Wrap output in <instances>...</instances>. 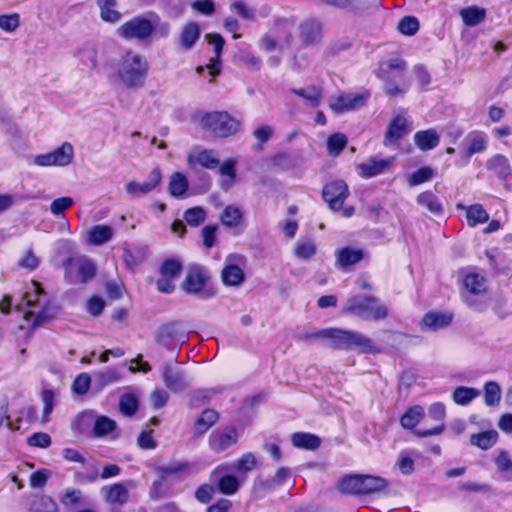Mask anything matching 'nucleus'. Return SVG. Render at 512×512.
Returning <instances> with one entry per match:
<instances>
[{
  "label": "nucleus",
  "mask_w": 512,
  "mask_h": 512,
  "mask_svg": "<svg viewBox=\"0 0 512 512\" xmlns=\"http://www.w3.org/2000/svg\"><path fill=\"white\" fill-rule=\"evenodd\" d=\"M292 23L288 20H279L275 26L260 40V48L271 52L283 49L290 44L292 39Z\"/></svg>",
  "instance_id": "nucleus-9"
},
{
  "label": "nucleus",
  "mask_w": 512,
  "mask_h": 512,
  "mask_svg": "<svg viewBox=\"0 0 512 512\" xmlns=\"http://www.w3.org/2000/svg\"><path fill=\"white\" fill-rule=\"evenodd\" d=\"M344 312L365 320L386 318L388 311L385 305L371 295H354L347 299Z\"/></svg>",
  "instance_id": "nucleus-4"
},
{
  "label": "nucleus",
  "mask_w": 512,
  "mask_h": 512,
  "mask_svg": "<svg viewBox=\"0 0 512 512\" xmlns=\"http://www.w3.org/2000/svg\"><path fill=\"white\" fill-rule=\"evenodd\" d=\"M460 16L466 26L473 27L481 23L486 16L484 8L470 6L460 10Z\"/></svg>",
  "instance_id": "nucleus-42"
},
{
  "label": "nucleus",
  "mask_w": 512,
  "mask_h": 512,
  "mask_svg": "<svg viewBox=\"0 0 512 512\" xmlns=\"http://www.w3.org/2000/svg\"><path fill=\"white\" fill-rule=\"evenodd\" d=\"M393 158L390 159H379L369 158L365 162L360 163L357 166L359 175L363 178H372L385 172V170L392 164Z\"/></svg>",
  "instance_id": "nucleus-21"
},
{
  "label": "nucleus",
  "mask_w": 512,
  "mask_h": 512,
  "mask_svg": "<svg viewBox=\"0 0 512 512\" xmlns=\"http://www.w3.org/2000/svg\"><path fill=\"white\" fill-rule=\"evenodd\" d=\"M406 69V62L394 57L380 63L377 71V77L385 82L384 90L390 96L402 95L407 91L406 86H399L395 79H401L402 73Z\"/></svg>",
  "instance_id": "nucleus-7"
},
{
  "label": "nucleus",
  "mask_w": 512,
  "mask_h": 512,
  "mask_svg": "<svg viewBox=\"0 0 512 512\" xmlns=\"http://www.w3.org/2000/svg\"><path fill=\"white\" fill-rule=\"evenodd\" d=\"M290 92L298 97H301L305 104L316 108L322 101V90L315 85H309L302 88H291Z\"/></svg>",
  "instance_id": "nucleus-28"
},
{
  "label": "nucleus",
  "mask_w": 512,
  "mask_h": 512,
  "mask_svg": "<svg viewBox=\"0 0 512 512\" xmlns=\"http://www.w3.org/2000/svg\"><path fill=\"white\" fill-rule=\"evenodd\" d=\"M458 210L466 211V221L470 227H475L479 224H484L489 220V214L481 204H473L466 206L462 203L456 205Z\"/></svg>",
  "instance_id": "nucleus-24"
},
{
  "label": "nucleus",
  "mask_w": 512,
  "mask_h": 512,
  "mask_svg": "<svg viewBox=\"0 0 512 512\" xmlns=\"http://www.w3.org/2000/svg\"><path fill=\"white\" fill-rule=\"evenodd\" d=\"M120 411L126 416H132L138 410V399L134 394H124L119 402Z\"/></svg>",
  "instance_id": "nucleus-59"
},
{
  "label": "nucleus",
  "mask_w": 512,
  "mask_h": 512,
  "mask_svg": "<svg viewBox=\"0 0 512 512\" xmlns=\"http://www.w3.org/2000/svg\"><path fill=\"white\" fill-rule=\"evenodd\" d=\"M321 36V24L318 20L309 19L300 25V37L306 44L316 42Z\"/></svg>",
  "instance_id": "nucleus-34"
},
{
  "label": "nucleus",
  "mask_w": 512,
  "mask_h": 512,
  "mask_svg": "<svg viewBox=\"0 0 512 512\" xmlns=\"http://www.w3.org/2000/svg\"><path fill=\"white\" fill-rule=\"evenodd\" d=\"M210 280L209 271L200 265H191L182 282V289L187 294L198 295L202 299H209L215 296L216 291L207 287Z\"/></svg>",
  "instance_id": "nucleus-8"
},
{
  "label": "nucleus",
  "mask_w": 512,
  "mask_h": 512,
  "mask_svg": "<svg viewBox=\"0 0 512 512\" xmlns=\"http://www.w3.org/2000/svg\"><path fill=\"white\" fill-rule=\"evenodd\" d=\"M201 126L211 131L215 137L227 138L239 133L242 129V122L234 118L228 112H210L202 116Z\"/></svg>",
  "instance_id": "nucleus-5"
},
{
  "label": "nucleus",
  "mask_w": 512,
  "mask_h": 512,
  "mask_svg": "<svg viewBox=\"0 0 512 512\" xmlns=\"http://www.w3.org/2000/svg\"><path fill=\"white\" fill-rule=\"evenodd\" d=\"M245 257L240 254H230L226 257L221 272V279L226 286H240L245 280Z\"/></svg>",
  "instance_id": "nucleus-12"
},
{
  "label": "nucleus",
  "mask_w": 512,
  "mask_h": 512,
  "mask_svg": "<svg viewBox=\"0 0 512 512\" xmlns=\"http://www.w3.org/2000/svg\"><path fill=\"white\" fill-rule=\"evenodd\" d=\"M232 471L230 464H220L211 473V480L216 482L217 488L222 494L234 495L240 488V480L229 472Z\"/></svg>",
  "instance_id": "nucleus-14"
},
{
  "label": "nucleus",
  "mask_w": 512,
  "mask_h": 512,
  "mask_svg": "<svg viewBox=\"0 0 512 512\" xmlns=\"http://www.w3.org/2000/svg\"><path fill=\"white\" fill-rule=\"evenodd\" d=\"M163 380L167 388L173 392H180L184 390L188 385L184 374L181 372L172 371L169 366L165 367L164 369Z\"/></svg>",
  "instance_id": "nucleus-35"
},
{
  "label": "nucleus",
  "mask_w": 512,
  "mask_h": 512,
  "mask_svg": "<svg viewBox=\"0 0 512 512\" xmlns=\"http://www.w3.org/2000/svg\"><path fill=\"white\" fill-rule=\"evenodd\" d=\"M349 195L348 185L343 180H335L326 184L322 197L333 211H339Z\"/></svg>",
  "instance_id": "nucleus-15"
},
{
  "label": "nucleus",
  "mask_w": 512,
  "mask_h": 512,
  "mask_svg": "<svg viewBox=\"0 0 512 512\" xmlns=\"http://www.w3.org/2000/svg\"><path fill=\"white\" fill-rule=\"evenodd\" d=\"M338 488L343 493L362 494V475L344 476L339 481Z\"/></svg>",
  "instance_id": "nucleus-47"
},
{
  "label": "nucleus",
  "mask_w": 512,
  "mask_h": 512,
  "mask_svg": "<svg viewBox=\"0 0 512 512\" xmlns=\"http://www.w3.org/2000/svg\"><path fill=\"white\" fill-rule=\"evenodd\" d=\"M117 425L114 420L111 418L101 415L95 416L93 433L96 437H104L110 433H112L116 429Z\"/></svg>",
  "instance_id": "nucleus-50"
},
{
  "label": "nucleus",
  "mask_w": 512,
  "mask_h": 512,
  "mask_svg": "<svg viewBox=\"0 0 512 512\" xmlns=\"http://www.w3.org/2000/svg\"><path fill=\"white\" fill-rule=\"evenodd\" d=\"M434 174H435V172L431 167H429V166L421 167L410 175V177L408 179V184L410 186L420 185L422 183H425V182L431 180L433 178Z\"/></svg>",
  "instance_id": "nucleus-58"
},
{
  "label": "nucleus",
  "mask_w": 512,
  "mask_h": 512,
  "mask_svg": "<svg viewBox=\"0 0 512 512\" xmlns=\"http://www.w3.org/2000/svg\"><path fill=\"white\" fill-rule=\"evenodd\" d=\"M480 395V391L476 388L465 386L457 387L453 392V400L458 405H468L473 399Z\"/></svg>",
  "instance_id": "nucleus-55"
},
{
  "label": "nucleus",
  "mask_w": 512,
  "mask_h": 512,
  "mask_svg": "<svg viewBox=\"0 0 512 512\" xmlns=\"http://www.w3.org/2000/svg\"><path fill=\"white\" fill-rule=\"evenodd\" d=\"M407 132V120L402 116H396L390 122L385 134L384 144L386 146L396 142Z\"/></svg>",
  "instance_id": "nucleus-32"
},
{
  "label": "nucleus",
  "mask_w": 512,
  "mask_h": 512,
  "mask_svg": "<svg viewBox=\"0 0 512 512\" xmlns=\"http://www.w3.org/2000/svg\"><path fill=\"white\" fill-rule=\"evenodd\" d=\"M161 172L158 168L153 169L147 180L143 183L130 181L126 184L125 189L131 198H140L153 191L161 182Z\"/></svg>",
  "instance_id": "nucleus-17"
},
{
  "label": "nucleus",
  "mask_w": 512,
  "mask_h": 512,
  "mask_svg": "<svg viewBox=\"0 0 512 512\" xmlns=\"http://www.w3.org/2000/svg\"><path fill=\"white\" fill-rule=\"evenodd\" d=\"M231 9L241 18L245 20H254L255 19V10L248 6L242 0L233 1L231 4Z\"/></svg>",
  "instance_id": "nucleus-64"
},
{
  "label": "nucleus",
  "mask_w": 512,
  "mask_h": 512,
  "mask_svg": "<svg viewBox=\"0 0 512 512\" xmlns=\"http://www.w3.org/2000/svg\"><path fill=\"white\" fill-rule=\"evenodd\" d=\"M188 341V334L181 322L162 325L156 333V342L167 350H174Z\"/></svg>",
  "instance_id": "nucleus-10"
},
{
  "label": "nucleus",
  "mask_w": 512,
  "mask_h": 512,
  "mask_svg": "<svg viewBox=\"0 0 512 512\" xmlns=\"http://www.w3.org/2000/svg\"><path fill=\"white\" fill-rule=\"evenodd\" d=\"M311 338H321L334 349L357 348L363 353L378 352L370 338L356 331L326 328L305 335V339Z\"/></svg>",
  "instance_id": "nucleus-3"
},
{
  "label": "nucleus",
  "mask_w": 512,
  "mask_h": 512,
  "mask_svg": "<svg viewBox=\"0 0 512 512\" xmlns=\"http://www.w3.org/2000/svg\"><path fill=\"white\" fill-rule=\"evenodd\" d=\"M158 23L159 17L156 14H150L149 17L137 16L118 27L117 35L128 41H145L153 34Z\"/></svg>",
  "instance_id": "nucleus-6"
},
{
  "label": "nucleus",
  "mask_w": 512,
  "mask_h": 512,
  "mask_svg": "<svg viewBox=\"0 0 512 512\" xmlns=\"http://www.w3.org/2000/svg\"><path fill=\"white\" fill-rule=\"evenodd\" d=\"M95 412L87 410L80 413L72 423V429L75 433L85 434L89 431L90 427L94 426Z\"/></svg>",
  "instance_id": "nucleus-48"
},
{
  "label": "nucleus",
  "mask_w": 512,
  "mask_h": 512,
  "mask_svg": "<svg viewBox=\"0 0 512 512\" xmlns=\"http://www.w3.org/2000/svg\"><path fill=\"white\" fill-rule=\"evenodd\" d=\"M206 38L208 39L209 43L214 46L215 51V58L212 59L211 63L207 66V68L209 69V73L213 78L220 73V56L225 42L223 37L219 34H207Z\"/></svg>",
  "instance_id": "nucleus-33"
},
{
  "label": "nucleus",
  "mask_w": 512,
  "mask_h": 512,
  "mask_svg": "<svg viewBox=\"0 0 512 512\" xmlns=\"http://www.w3.org/2000/svg\"><path fill=\"white\" fill-rule=\"evenodd\" d=\"M105 501L111 505L123 506L129 500V490L126 484L118 482L105 486L101 490Z\"/></svg>",
  "instance_id": "nucleus-22"
},
{
  "label": "nucleus",
  "mask_w": 512,
  "mask_h": 512,
  "mask_svg": "<svg viewBox=\"0 0 512 512\" xmlns=\"http://www.w3.org/2000/svg\"><path fill=\"white\" fill-rule=\"evenodd\" d=\"M292 444L300 449L315 450L320 446V438L306 432H296L291 436Z\"/></svg>",
  "instance_id": "nucleus-40"
},
{
  "label": "nucleus",
  "mask_w": 512,
  "mask_h": 512,
  "mask_svg": "<svg viewBox=\"0 0 512 512\" xmlns=\"http://www.w3.org/2000/svg\"><path fill=\"white\" fill-rule=\"evenodd\" d=\"M414 142L421 151H429L438 146L440 136L435 129L430 128L416 132Z\"/></svg>",
  "instance_id": "nucleus-30"
},
{
  "label": "nucleus",
  "mask_w": 512,
  "mask_h": 512,
  "mask_svg": "<svg viewBox=\"0 0 512 512\" xmlns=\"http://www.w3.org/2000/svg\"><path fill=\"white\" fill-rule=\"evenodd\" d=\"M182 270V263L177 259H167L160 268V274L171 278H178Z\"/></svg>",
  "instance_id": "nucleus-62"
},
{
  "label": "nucleus",
  "mask_w": 512,
  "mask_h": 512,
  "mask_svg": "<svg viewBox=\"0 0 512 512\" xmlns=\"http://www.w3.org/2000/svg\"><path fill=\"white\" fill-rule=\"evenodd\" d=\"M219 418L218 413L213 409H206L202 412L195 424L196 433L204 434L213 426Z\"/></svg>",
  "instance_id": "nucleus-53"
},
{
  "label": "nucleus",
  "mask_w": 512,
  "mask_h": 512,
  "mask_svg": "<svg viewBox=\"0 0 512 512\" xmlns=\"http://www.w3.org/2000/svg\"><path fill=\"white\" fill-rule=\"evenodd\" d=\"M16 308L19 311L26 309L23 318L31 328L43 324L58 312L56 303L50 299L41 284L36 281L30 282L26 286L22 303L18 304Z\"/></svg>",
  "instance_id": "nucleus-1"
},
{
  "label": "nucleus",
  "mask_w": 512,
  "mask_h": 512,
  "mask_svg": "<svg viewBox=\"0 0 512 512\" xmlns=\"http://www.w3.org/2000/svg\"><path fill=\"white\" fill-rule=\"evenodd\" d=\"M485 403L488 406L497 405L501 399V389L498 383L489 381L485 384Z\"/></svg>",
  "instance_id": "nucleus-60"
},
{
  "label": "nucleus",
  "mask_w": 512,
  "mask_h": 512,
  "mask_svg": "<svg viewBox=\"0 0 512 512\" xmlns=\"http://www.w3.org/2000/svg\"><path fill=\"white\" fill-rule=\"evenodd\" d=\"M464 288L471 294H481L486 290L485 277L476 272L467 273L463 279Z\"/></svg>",
  "instance_id": "nucleus-44"
},
{
  "label": "nucleus",
  "mask_w": 512,
  "mask_h": 512,
  "mask_svg": "<svg viewBox=\"0 0 512 512\" xmlns=\"http://www.w3.org/2000/svg\"><path fill=\"white\" fill-rule=\"evenodd\" d=\"M498 434L496 431H485L478 434H473L470 438L472 445L477 446L483 450L491 448L497 441Z\"/></svg>",
  "instance_id": "nucleus-52"
},
{
  "label": "nucleus",
  "mask_w": 512,
  "mask_h": 512,
  "mask_svg": "<svg viewBox=\"0 0 512 512\" xmlns=\"http://www.w3.org/2000/svg\"><path fill=\"white\" fill-rule=\"evenodd\" d=\"M236 165L237 161L229 158L217 167L221 175L220 186L224 191H228L235 183Z\"/></svg>",
  "instance_id": "nucleus-31"
},
{
  "label": "nucleus",
  "mask_w": 512,
  "mask_h": 512,
  "mask_svg": "<svg viewBox=\"0 0 512 512\" xmlns=\"http://www.w3.org/2000/svg\"><path fill=\"white\" fill-rule=\"evenodd\" d=\"M200 37L199 25L189 22L183 26L180 33V44L185 50H190Z\"/></svg>",
  "instance_id": "nucleus-37"
},
{
  "label": "nucleus",
  "mask_w": 512,
  "mask_h": 512,
  "mask_svg": "<svg viewBox=\"0 0 512 512\" xmlns=\"http://www.w3.org/2000/svg\"><path fill=\"white\" fill-rule=\"evenodd\" d=\"M363 257L364 253L361 249L345 247L338 252L337 263L339 266L345 268L360 262Z\"/></svg>",
  "instance_id": "nucleus-43"
},
{
  "label": "nucleus",
  "mask_w": 512,
  "mask_h": 512,
  "mask_svg": "<svg viewBox=\"0 0 512 512\" xmlns=\"http://www.w3.org/2000/svg\"><path fill=\"white\" fill-rule=\"evenodd\" d=\"M74 159V148L69 142H64L61 146L45 154H39L34 157L33 163L40 167H66Z\"/></svg>",
  "instance_id": "nucleus-11"
},
{
  "label": "nucleus",
  "mask_w": 512,
  "mask_h": 512,
  "mask_svg": "<svg viewBox=\"0 0 512 512\" xmlns=\"http://www.w3.org/2000/svg\"><path fill=\"white\" fill-rule=\"evenodd\" d=\"M424 416V408L422 406L415 405L407 409V411L402 415L400 423L405 429H413L418 425V423H420Z\"/></svg>",
  "instance_id": "nucleus-45"
},
{
  "label": "nucleus",
  "mask_w": 512,
  "mask_h": 512,
  "mask_svg": "<svg viewBox=\"0 0 512 512\" xmlns=\"http://www.w3.org/2000/svg\"><path fill=\"white\" fill-rule=\"evenodd\" d=\"M123 373L117 367H106L94 374V387L97 390H102L108 385L122 381Z\"/></svg>",
  "instance_id": "nucleus-23"
},
{
  "label": "nucleus",
  "mask_w": 512,
  "mask_h": 512,
  "mask_svg": "<svg viewBox=\"0 0 512 512\" xmlns=\"http://www.w3.org/2000/svg\"><path fill=\"white\" fill-rule=\"evenodd\" d=\"M387 481L384 478L362 475V494H371L379 492L386 488Z\"/></svg>",
  "instance_id": "nucleus-54"
},
{
  "label": "nucleus",
  "mask_w": 512,
  "mask_h": 512,
  "mask_svg": "<svg viewBox=\"0 0 512 512\" xmlns=\"http://www.w3.org/2000/svg\"><path fill=\"white\" fill-rule=\"evenodd\" d=\"M29 512H58V505L47 495H34L29 505Z\"/></svg>",
  "instance_id": "nucleus-39"
},
{
  "label": "nucleus",
  "mask_w": 512,
  "mask_h": 512,
  "mask_svg": "<svg viewBox=\"0 0 512 512\" xmlns=\"http://www.w3.org/2000/svg\"><path fill=\"white\" fill-rule=\"evenodd\" d=\"M317 251V247L313 240L300 238L294 248V255L300 260H308L312 258Z\"/></svg>",
  "instance_id": "nucleus-51"
},
{
  "label": "nucleus",
  "mask_w": 512,
  "mask_h": 512,
  "mask_svg": "<svg viewBox=\"0 0 512 512\" xmlns=\"http://www.w3.org/2000/svg\"><path fill=\"white\" fill-rule=\"evenodd\" d=\"M238 441V431L234 427L218 429L211 433L209 446L216 453L223 452L235 445Z\"/></svg>",
  "instance_id": "nucleus-16"
},
{
  "label": "nucleus",
  "mask_w": 512,
  "mask_h": 512,
  "mask_svg": "<svg viewBox=\"0 0 512 512\" xmlns=\"http://www.w3.org/2000/svg\"><path fill=\"white\" fill-rule=\"evenodd\" d=\"M486 168L506 187L512 179V167L509 159L503 154H495L486 162Z\"/></svg>",
  "instance_id": "nucleus-18"
},
{
  "label": "nucleus",
  "mask_w": 512,
  "mask_h": 512,
  "mask_svg": "<svg viewBox=\"0 0 512 512\" xmlns=\"http://www.w3.org/2000/svg\"><path fill=\"white\" fill-rule=\"evenodd\" d=\"M185 221L191 226H198L206 219V211L202 207H193L184 213Z\"/></svg>",
  "instance_id": "nucleus-63"
},
{
  "label": "nucleus",
  "mask_w": 512,
  "mask_h": 512,
  "mask_svg": "<svg viewBox=\"0 0 512 512\" xmlns=\"http://www.w3.org/2000/svg\"><path fill=\"white\" fill-rule=\"evenodd\" d=\"M452 319L451 313L429 312L423 317L422 324L431 330H438L450 325Z\"/></svg>",
  "instance_id": "nucleus-36"
},
{
  "label": "nucleus",
  "mask_w": 512,
  "mask_h": 512,
  "mask_svg": "<svg viewBox=\"0 0 512 512\" xmlns=\"http://www.w3.org/2000/svg\"><path fill=\"white\" fill-rule=\"evenodd\" d=\"M256 457L253 453L248 452L243 454L238 460L230 464L232 470L240 473H246L252 471L256 466Z\"/></svg>",
  "instance_id": "nucleus-56"
},
{
  "label": "nucleus",
  "mask_w": 512,
  "mask_h": 512,
  "mask_svg": "<svg viewBox=\"0 0 512 512\" xmlns=\"http://www.w3.org/2000/svg\"><path fill=\"white\" fill-rule=\"evenodd\" d=\"M114 236V229L108 225H94L87 233V243L94 246H101L109 242Z\"/></svg>",
  "instance_id": "nucleus-26"
},
{
  "label": "nucleus",
  "mask_w": 512,
  "mask_h": 512,
  "mask_svg": "<svg viewBox=\"0 0 512 512\" xmlns=\"http://www.w3.org/2000/svg\"><path fill=\"white\" fill-rule=\"evenodd\" d=\"M77 275L81 283H86L91 280L96 274V267L94 263L87 258H80L75 261Z\"/></svg>",
  "instance_id": "nucleus-49"
},
{
  "label": "nucleus",
  "mask_w": 512,
  "mask_h": 512,
  "mask_svg": "<svg viewBox=\"0 0 512 512\" xmlns=\"http://www.w3.org/2000/svg\"><path fill=\"white\" fill-rule=\"evenodd\" d=\"M188 186V180L183 173L175 172L170 177L169 192L173 197H183L188 190Z\"/></svg>",
  "instance_id": "nucleus-46"
},
{
  "label": "nucleus",
  "mask_w": 512,
  "mask_h": 512,
  "mask_svg": "<svg viewBox=\"0 0 512 512\" xmlns=\"http://www.w3.org/2000/svg\"><path fill=\"white\" fill-rule=\"evenodd\" d=\"M428 416L438 424L431 429H420L415 432L418 437H427L432 435H439L444 431V419L446 416V409L443 403L437 402L432 404L428 409Z\"/></svg>",
  "instance_id": "nucleus-20"
},
{
  "label": "nucleus",
  "mask_w": 512,
  "mask_h": 512,
  "mask_svg": "<svg viewBox=\"0 0 512 512\" xmlns=\"http://www.w3.org/2000/svg\"><path fill=\"white\" fill-rule=\"evenodd\" d=\"M347 137L342 133H335L329 136L327 148L330 155H338L346 146Z\"/></svg>",
  "instance_id": "nucleus-61"
},
{
  "label": "nucleus",
  "mask_w": 512,
  "mask_h": 512,
  "mask_svg": "<svg viewBox=\"0 0 512 512\" xmlns=\"http://www.w3.org/2000/svg\"><path fill=\"white\" fill-rule=\"evenodd\" d=\"M419 27L420 24L416 17L405 16L399 21L397 29L403 35L413 36L418 32Z\"/></svg>",
  "instance_id": "nucleus-57"
},
{
  "label": "nucleus",
  "mask_w": 512,
  "mask_h": 512,
  "mask_svg": "<svg viewBox=\"0 0 512 512\" xmlns=\"http://www.w3.org/2000/svg\"><path fill=\"white\" fill-rule=\"evenodd\" d=\"M100 17L108 23H116L121 19V13L116 9V0H97Z\"/></svg>",
  "instance_id": "nucleus-41"
},
{
  "label": "nucleus",
  "mask_w": 512,
  "mask_h": 512,
  "mask_svg": "<svg viewBox=\"0 0 512 512\" xmlns=\"http://www.w3.org/2000/svg\"><path fill=\"white\" fill-rule=\"evenodd\" d=\"M201 467L195 462L174 461L160 467L163 475H190L199 472Z\"/></svg>",
  "instance_id": "nucleus-25"
},
{
  "label": "nucleus",
  "mask_w": 512,
  "mask_h": 512,
  "mask_svg": "<svg viewBox=\"0 0 512 512\" xmlns=\"http://www.w3.org/2000/svg\"><path fill=\"white\" fill-rule=\"evenodd\" d=\"M221 223L230 229H238L244 222V212L236 205H228L220 216Z\"/></svg>",
  "instance_id": "nucleus-29"
},
{
  "label": "nucleus",
  "mask_w": 512,
  "mask_h": 512,
  "mask_svg": "<svg viewBox=\"0 0 512 512\" xmlns=\"http://www.w3.org/2000/svg\"><path fill=\"white\" fill-rule=\"evenodd\" d=\"M150 70L147 58L134 51L126 50L115 64V77L127 89L138 90L144 87Z\"/></svg>",
  "instance_id": "nucleus-2"
},
{
  "label": "nucleus",
  "mask_w": 512,
  "mask_h": 512,
  "mask_svg": "<svg viewBox=\"0 0 512 512\" xmlns=\"http://www.w3.org/2000/svg\"><path fill=\"white\" fill-rule=\"evenodd\" d=\"M187 162L190 166L198 164L205 169L213 170L219 166L220 158L214 150L194 148L188 153Z\"/></svg>",
  "instance_id": "nucleus-19"
},
{
  "label": "nucleus",
  "mask_w": 512,
  "mask_h": 512,
  "mask_svg": "<svg viewBox=\"0 0 512 512\" xmlns=\"http://www.w3.org/2000/svg\"><path fill=\"white\" fill-rule=\"evenodd\" d=\"M465 142L468 144L465 157L469 159L472 155L484 152L487 149L488 138L486 133L482 131H472L466 136Z\"/></svg>",
  "instance_id": "nucleus-27"
},
{
  "label": "nucleus",
  "mask_w": 512,
  "mask_h": 512,
  "mask_svg": "<svg viewBox=\"0 0 512 512\" xmlns=\"http://www.w3.org/2000/svg\"><path fill=\"white\" fill-rule=\"evenodd\" d=\"M417 203L426 208L434 215H441L443 213V205L439 198L431 191L420 193L416 198Z\"/></svg>",
  "instance_id": "nucleus-38"
},
{
  "label": "nucleus",
  "mask_w": 512,
  "mask_h": 512,
  "mask_svg": "<svg viewBox=\"0 0 512 512\" xmlns=\"http://www.w3.org/2000/svg\"><path fill=\"white\" fill-rule=\"evenodd\" d=\"M370 97L368 91L362 93H341L329 98V107L335 114H342L363 107Z\"/></svg>",
  "instance_id": "nucleus-13"
}]
</instances>
